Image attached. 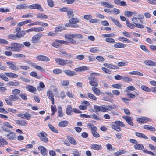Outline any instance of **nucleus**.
<instances>
[{
	"mask_svg": "<svg viewBox=\"0 0 156 156\" xmlns=\"http://www.w3.org/2000/svg\"><path fill=\"white\" fill-rule=\"evenodd\" d=\"M88 97L91 99H92L95 101L97 100V98L93 94L88 93H87Z\"/></svg>",
	"mask_w": 156,
	"mask_h": 156,
	"instance_id": "nucleus-43",
	"label": "nucleus"
},
{
	"mask_svg": "<svg viewBox=\"0 0 156 156\" xmlns=\"http://www.w3.org/2000/svg\"><path fill=\"white\" fill-rule=\"evenodd\" d=\"M11 45V51L18 52H20V49L24 47L23 44L18 43H12Z\"/></svg>",
	"mask_w": 156,
	"mask_h": 156,
	"instance_id": "nucleus-3",
	"label": "nucleus"
},
{
	"mask_svg": "<svg viewBox=\"0 0 156 156\" xmlns=\"http://www.w3.org/2000/svg\"><path fill=\"white\" fill-rule=\"evenodd\" d=\"M32 66L34 67L39 70L41 71L42 72L45 71V70L43 67L39 66L37 64H34L32 65Z\"/></svg>",
	"mask_w": 156,
	"mask_h": 156,
	"instance_id": "nucleus-37",
	"label": "nucleus"
},
{
	"mask_svg": "<svg viewBox=\"0 0 156 156\" xmlns=\"http://www.w3.org/2000/svg\"><path fill=\"white\" fill-rule=\"evenodd\" d=\"M73 12V10L71 9H70L67 11V15L69 18H72L73 17L74 14Z\"/></svg>",
	"mask_w": 156,
	"mask_h": 156,
	"instance_id": "nucleus-40",
	"label": "nucleus"
},
{
	"mask_svg": "<svg viewBox=\"0 0 156 156\" xmlns=\"http://www.w3.org/2000/svg\"><path fill=\"white\" fill-rule=\"evenodd\" d=\"M20 90L18 89H16L12 90V93L14 95L18 94L20 93Z\"/></svg>",
	"mask_w": 156,
	"mask_h": 156,
	"instance_id": "nucleus-56",
	"label": "nucleus"
},
{
	"mask_svg": "<svg viewBox=\"0 0 156 156\" xmlns=\"http://www.w3.org/2000/svg\"><path fill=\"white\" fill-rule=\"evenodd\" d=\"M9 67L13 70L17 71L19 70V68L15 65V64H13L11 66H9Z\"/></svg>",
	"mask_w": 156,
	"mask_h": 156,
	"instance_id": "nucleus-61",
	"label": "nucleus"
},
{
	"mask_svg": "<svg viewBox=\"0 0 156 156\" xmlns=\"http://www.w3.org/2000/svg\"><path fill=\"white\" fill-rule=\"evenodd\" d=\"M37 18L42 19H47L48 16L47 15H44L43 13H39L37 15Z\"/></svg>",
	"mask_w": 156,
	"mask_h": 156,
	"instance_id": "nucleus-49",
	"label": "nucleus"
},
{
	"mask_svg": "<svg viewBox=\"0 0 156 156\" xmlns=\"http://www.w3.org/2000/svg\"><path fill=\"white\" fill-rule=\"evenodd\" d=\"M99 51L98 48L96 47L91 48L90 50V52L92 53H97Z\"/></svg>",
	"mask_w": 156,
	"mask_h": 156,
	"instance_id": "nucleus-54",
	"label": "nucleus"
},
{
	"mask_svg": "<svg viewBox=\"0 0 156 156\" xmlns=\"http://www.w3.org/2000/svg\"><path fill=\"white\" fill-rule=\"evenodd\" d=\"M135 134L136 136L140 138H143L146 139H148V137L147 136H146L145 134L143 133L139 132H136Z\"/></svg>",
	"mask_w": 156,
	"mask_h": 156,
	"instance_id": "nucleus-26",
	"label": "nucleus"
},
{
	"mask_svg": "<svg viewBox=\"0 0 156 156\" xmlns=\"http://www.w3.org/2000/svg\"><path fill=\"white\" fill-rule=\"evenodd\" d=\"M115 123L117 124L118 126H119L124 127L125 126V125L122 122L120 121H116L115 122Z\"/></svg>",
	"mask_w": 156,
	"mask_h": 156,
	"instance_id": "nucleus-57",
	"label": "nucleus"
},
{
	"mask_svg": "<svg viewBox=\"0 0 156 156\" xmlns=\"http://www.w3.org/2000/svg\"><path fill=\"white\" fill-rule=\"evenodd\" d=\"M79 22V20L77 18H72L69 20V22L65 24V26L67 27L78 28L79 26L76 24Z\"/></svg>",
	"mask_w": 156,
	"mask_h": 156,
	"instance_id": "nucleus-2",
	"label": "nucleus"
},
{
	"mask_svg": "<svg viewBox=\"0 0 156 156\" xmlns=\"http://www.w3.org/2000/svg\"><path fill=\"white\" fill-rule=\"evenodd\" d=\"M55 41L57 43H59L62 44H64L65 45H68L69 43V42L62 40H56Z\"/></svg>",
	"mask_w": 156,
	"mask_h": 156,
	"instance_id": "nucleus-48",
	"label": "nucleus"
},
{
	"mask_svg": "<svg viewBox=\"0 0 156 156\" xmlns=\"http://www.w3.org/2000/svg\"><path fill=\"white\" fill-rule=\"evenodd\" d=\"M126 153V151L123 150H120L117 152L114 153V155L115 156H119L121 155L122 154H124Z\"/></svg>",
	"mask_w": 156,
	"mask_h": 156,
	"instance_id": "nucleus-36",
	"label": "nucleus"
},
{
	"mask_svg": "<svg viewBox=\"0 0 156 156\" xmlns=\"http://www.w3.org/2000/svg\"><path fill=\"white\" fill-rule=\"evenodd\" d=\"M28 8V6L26 4H20L17 6L16 9H25Z\"/></svg>",
	"mask_w": 156,
	"mask_h": 156,
	"instance_id": "nucleus-25",
	"label": "nucleus"
},
{
	"mask_svg": "<svg viewBox=\"0 0 156 156\" xmlns=\"http://www.w3.org/2000/svg\"><path fill=\"white\" fill-rule=\"evenodd\" d=\"M47 94L49 99L51 100L52 99L54 98L53 94L51 91L48 90L47 91Z\"/></svg>",
	"mask_w": 156,
	"mask_h": 156,
	"instance_id": "nucleus-42",
	"label": "nucleus"
},
{
	"mask_svg": "<svg viewBox=\"0 0 156 156\" xmlns=\"http://www.w3.org/2000/svg\"><path fill=\"white\" fill-rule=\"evenodd\" d=\"M72 108L71 105H69L67 106L66 109V114L69 115L72 114Z\"/></svg>",
	"mask_w": 156,
	"mask_h": 156,
	"instance_id": "nucleus-23",
	"label": "nucleus"
},
{
	"mask_svg": "<svg viewBox=\"0 0 156 156\" xmlns=\"http://www.w3.org/2000/svg\"><path fill=\"white\" fill-rule=\"evenodd\" d=\"M141 88L143 90L146 91H150V89L149 87L146 86L142 85L141 86Z\"/></svg>",
	"mask_w": 156,
	"mask_h": 156,
	"instance_id": "nucleus-63",
	"label": "nucleus"
},
{
	"mask_svg": "<svg viewBox=\"0 0 156 156\" xmlns=\"http://www.w3.org/2000/svg\"><path fill=\"white\" fill-rule=\"evenodd\" d=\"M56 62L58 64L61 66L65 65V59L59 58H55Z\"/></svg>",
	"mask_w": 156,
	"mask_h": 156,
	"instance_id": "nucleus-10",
	"label": "nucleus"
},
{
	"mask_svg": "<svg viewBox=\"0 0 156 156\" xmlns=\"http://www.w3.org/2000/svg\"><path fill=\"white\" fill-rule=\"evenodd\" d=\"M20 96L24 100H26L27 99V95L25 93H22L20 94Z\"/></svg>",
	"mask_w": 156,
	"mask_h": 156,
	"instance_id": "nucleus-55",
	"label": "nucleus"
},
{
	"mask_svg": "<svg viewBox=\"0 0 156 156\" xmlns=\"http://www.w3.org/2000/svg\"><path fill=\"white\" fill-rule=\"evenodd\" d=\"M10 133L7 135V137L9 139H13L16 137L15 133L13 132Z\"/></svg>",
	"mask_w": 156,
	"mask_h": 156,
	"instance_id": "nucleus-30",
	"label": "nucleus"
},
{
	"mask_svg": "<svg viewBox=\"0 0 156 156\" xmlns=\"http://www.w3.org/2000/svg\"><path fill=\"white\" fill-rule=\"evenodd\" d=\"M151 120V119L149 118L146 117H143L142 118H139L137 119V121L140 123H144L147 122H150Z\"/></svg>",
	"mask_w": 156,
	"mask_h": 156,
	"instance_id": "nucleus-9",
	"label": "nucleus"
},
{
	"mask_svg": "<svg viewBox=\"0 0 156 156\" xmlns=\"http://www.w3.org/2000/svg\"><path fill=\"white\" fill-rule=\"evenodd\" d=\"M132 20L133 23L135 24V27L139 28H143L144 27V25L137 23L140 20L137 17H133Z\"/></svg>",
	"mask_w": 156,
	"mask_h": 156,
	"instance_id": "nucleus-7",
	"label": "nucleus"
},
{
	"mask_svg": "<svg viewBox=\"0 0 156 156\" xmlns=\"http://www.w3.org/2000/svg\"><path fill=\"white\" fill-rule=\"evenodd\" d=\"M126 23L127 26L131 29H133L135 27V25L130 23L128 20L126 21Z\"/></svg>",
	"mask_w": 156,
	"mask_h": 156,
	"instance_id": "nucleus-47",
	"label": "nucleus"
},
{
	"mask_svg": "<svg viewBox=\"0 0 156 156\" xmlns=\"http://www.w3.org/2000/svg\"><path fill=\"white\" fill-rule=\"evenodd\" d=\"M105 40L107 42L110 43H114L115 42V40L112 38L110 37H107L106 38Z\"/></svg>",
	"mask_w": 156,
	"mask_h": 156,
	"instance_id": "nucleus-52",
	"label": "nucleus"
},
{
	"mask_svg": "<svg viewBox=\"0 0 156 156\" xmlns=\"http://www.w3.org/2000/svg\"><path fill=\"white\" fill-rule=\"evenodd\" d=\"M143 128L144 129L152 131H154L156 130V129L154 127L150 125H144V126Z\"/></svg>",
	"mask_w": 156,
	"mask_h": 156,
	"instance_id": "nucleus-32",
	"label": "nucleus"
},
{
	"mask_svg": "<svg viewBox=\"0 0 156 156\" xmlns=\"http://www.w3.org/2000/svg\"><path fill=\"white\" fill-rule=\"evenodd\" d=\"M48 127L53 132L57 133H58L57 130L51 124H49Z\"/></svg>",
	"mask_w": 156,
	"mask_h": 156,
	"instance_id": "nucleus-51",
	"label": "nucleus"
},
{
	"mask_svg": "<svg viewBox=\"0 0 156 156\" xmlns=\"http://www.w3.org/2000/svg\"><path fill=\"white\" fill-rule=\"evenodd\" d=\"M126 45L125 44L117 43L114 44V47L115 48H123L125 47Z\"/></svg>",
	"mask_w": 156,
	"mask_h": 156,
	"instance_id": "nucleus-21",
	"label": "nucleus"
},
{
	"mask_svg": "<svg viewBox=\"0 0 156 156\" xmlns=\"http://www.w3.org/2000/svg\"><path fill=\"white\" fill-rule=\"evenodd\" d=\"M42 36L43 34L41 33H37L35 34L32 37L31 42L34 44L38 43Z\"/></svg>",
	"mask_w": 156,
	"mask_h": 156,
	"instance_id": "nucleus-6",
	"label": "nucleus"
},
{
	"mask_svg": "<svg viewBox=\"0 0 156 156\" xmlns=\"http://www.w3.org/2000/svg\"><path fill=\"white\" fill-rule=\"evenodd\" d=\"M35 16V14L33 13H28L26 14L23 15L22 18H32L34 17Z\"/></svg>",
	"mask_w": 156,
	"mask_h": 156,
	"instance_id": "nucleus-19",
	"label": "nucleus"
},
{
	"mask_svg": "<svg viewBox=\"0 0 156 156\" xmlns=\"http://www.w3.org/2000/svg\"><path fill=\"white\" fill-rule=\"evenodd\" d=\"M7 37L8 38L10 39L15 40L16 39V34H9L7 36Z\"/></svg>",
	"mask_w": 156,
	"mask_h": 156,
	"instance_id": "nucleus-64",
	"label": "nucleus"
},
{
	"mask_svg": "<svg viewBox=\"0 0 156 156\" xmlns=\"http://www.w3.org/2000/svg\"><path fill=\"white\" fill-rule=\"evenodd\" d=\"M90 147L91 149L95 150H99L101 149L102 147L101 145L93 144L90 146Z\"/></svg>",
	"mask_w": 156,
	"mask_h": 156,
	"instance_id": "nucleus-18",
	"label": "nucleus"
},
{
	"mask_svg": "<svg viewBox=\"0 0 156 156\" xmlns=\"http://www.w3.org/2000/svg\"><path fill=\"white\" fill-rule=\"evenodd\" d=\"M66 39L69 40V42L74 44H77L76 41L73 39H82L83 38V36L79 34L68 33L64 36Z\"/></svg>",
	"mask_w": 156,
	"mask_h": 156,
	"instance_id": "nucleus-1",
	"label": "nucleus"
},
{
	"mask_svg": "<svg viewBox=\"0 0 156 156\" xmlns=\"http://www.w3.org/2000/svg\"><path fill=\"white\" fill-rule=\"evenodd\" d=\"M92 89L94 94L96 95L99 96L101 92L100 90L98 88L92 87Z\"/></svg>",
	"mask_w": 156,
	"mask_h": 156,
	"instance_id": "nucleus-35",
	"label": "nucleus"
},
{
	"mask_svg": "<svg viewBox=\"0 0 156 156\" xmlns=\"http://www.w3.org/2000/svg\"><path fill=\"white\" fill-rule=\"evenodd\" d=\"M8 85L10 86H17L19 85V83L15 81H10L8 83Z\"/></svg>",
	"mask_w": 156,
	"mask_h": 156,
	"instance_id": "nucleus-41",
	"label": "nucleus"
},
{
	"mask_svg": "<svg viewBox=\"0 0 156 156\" xmlns=\"http://www.w3.org/2000/svg\"><path fill=\"white\" fill-rule=\"evenodd\" d=\"M118 106L116 105H114L113 106L107 105L105 107L101 106L100 111L102 112H107L108 111H111L112 109H116Z\"/></svg>",
	"mask_w": 156,
	"mask_h": 156,
	"instance_id": "nucleus-4",
	"label": "nucleus"
},
{
	"mask_svg": "<svg viewBox=\"0 0 156 156\" xmlns=\"http://www.w3.org/2000/svg\"><path fill=\"white\" fill-rule=\"evenodd\" d=\"M26 88L29 91L32 93H34L36 90V88L32 86H27Z\"/></svg>",
	"mask_w": 156,
	"mask_h": 156,
	"instance_id": "nucleus-38",
	"label": "nucleus"
},
{
	"mask_svg": "<svg viewBox=\"0 0 156 156\" xmlns=\"http://www.w3.org/2000/svg\"><path fill=\"white\" fill-rule=\"evenodd\" d=\"M133 14V12L129 11H126L124 12V15L128 17H130Z\"/></svg>",
	"mask_w": 156,
	"mask_h": 156,
	"instance_id": "nucleus-59",
	"label": "nucleus"
},
{
	"mask_svg": "<svg viewBox=\"0 0 156 156\" xmlns=\"http://www.w3.org/2000/svg\"><path fill=\"white\" fill-rule=\"evenodd\" d=\"M5 74L8 77L12 78H16L18 77V75L12 73H5Z\"/></svg>",
	"mask_w": 156,
	"mask_h": 156,
	"instance_id": "nucleus-22",
	"label": "nucleus"
},
{
	"mask_svg": "<svg viewBox=\"0 0 156 156\" xmlns=\"http://www.w3.org/2000/svg\"><path fill=\"white\" fill-rule=\"evenodd\" d=\"M28 8L30 9H37L40 10L42 9L41 7L38 4H32L28 6Z\"/></svg>",
	"mask_w": 156,
	"mask_h": 156,
	"instance_id": "nucleus-12",
	"label": "nucleus"
},
{
	"mask_svg": "<svg viewBox=\"0 0 156 156\" xmlns=\"http://www.w3.org/2000/svg\"><path fill=\"white\" fill-rule=\"evenodd\" d=\"M134 148L135 149L141 150H143L144 148V146L142 144H137V143L134 145Z\"/></svg>",
	"mask_w": 156,
	"mask_h": 156,
	"instance_id": "nucleus-27",
	"label": "nucleus"
},
{
	"mask_svg": "<svg viewBox=\"0 0 156 156\" xmlns=\"http://www.w3.org/2000/svg\"><path fill=\"white\" fill-rule=\"evenodd\" d=\"M111 127L112 129L118 132H120L121 130V128L118 126L117 124H115V122L113 123L111 125Z\"/></svg>",
	"mask_w": 156,
	"mask_h": 156,
	"instance_id": "nucleus-16",
	"label": "nucleus"
},
{
	"mask_svg": "<svg viewBox=\"0 0 156 156\" xmlns=\"http://www.w3.org/2000/svg\"><path fill=\"white\" fill-rule=\"evenodd\" d=\"M47 134L44 132L41 131L37 134V136L39 137L41 140L45 143H47L48 140Z\"/></svg>",
	"mask_w": 156,
	"mask_h": 156,
	"instance_id": "nucleus-5",
	"label": "nucleus"
},
{
	"mask_svg": "<svg viewBox=\"0 0 156 156\" xmlns=\"http://www.w3.org/2000/svg\"><path fill=\"white\" fill-rule=\"evenodd\" d=\"M32 20H27L26 21H23L21 22H20L18 24L17 26H22L24 25H25L29 23H31V22Z\"/></svg>",
	"mask_w": 156,
	"mask_h": 156,
	"instance_id": "nucleus-28",
	"label": "nucleus"
},
{
	"mask_svg": "<svg viewBox=\"0 0 156 156\" xmlns=\"http://www.w3.org/2000/svg\"><path fill=\"white\" fill-rule=\"evenodd\" d=\"M101 5L107 8H113L114 7V5H113L107 2H103L101 3Z\"/></svg>",
	"mask_w": 156,
	"mask_h": 156,
	"instance_id": "nucleus-31",
	"label": "nucleus"
},
{
	"mask_svg": "<svg viewBox=\"0 0 156 156\" xmlns=\"http://www.w3.org/2000/svg\"><path fill=\"white\" fill-rule=\"evenodd\" d=\"M144 63L147 65L154 66L156 65V62L151 60H146L144 62Z\"/></svg>",
	"mask_w": 156,
	"mask_h": 156,
	"instance_id": "nucleus-24",
	"label": "nucleus"
},
{
	"mask_svg": "<svg viewBox=\"0 0 156 156\" xmlns=\"http://www.w3.org/2000/svg\"><path fill=\"white\" fill-rule=\"evenodd\" d=\"M69 123V122L67 121H61L58 124L60 127H65Z\"/></svg>",
	"mask_w": 156,
	"mask_h": 156,
	"instance_id": "nucleus-29",
	"label": "nucleus"
},
{
	"mask_svg": "<svg viewBox=\"0 0 156 156\" xmlns=\"http://www.w3.org/2000/svg\"><path fill=\"white\" fill-rule=\"evenodd\" d=\"M23 119L27 120H29L31 117V115L28 112H26L24 114Z\"/></svg>",
	"mask_w": 156,
	"mask_h": 156,
	"instance_id": "nucleus-50",
	"label": "nucleus"
},
{
	"mask_svg": "<svg viewBox=\"0 0 156 156\" xmlns=\"http://www.w3.org/2000/svg\"><path fill=\"white\" fill-rule=\"evenodd\" d=\"M123 118L126 120L127 123L131 126H133V124L132 122V120L131 117L127 116H123Z\"/></svg>",
	"mask_w": 156,
	"mask_h": 156,
	"instance_id": "nucleus-11",
	"label": "nucleus"
},
{
	"mask_svg": "<svg viewBox=\"0 0 156 156\" xmlns=\"http://www.w3.org/2000/svg\"><path fill=\"white\" fill-rule=\"evenodd\" d=\"M140 48L145 52L146 53H149V50L144 45H141L140 46Z\"/></svg>",
	"mask_w": 156,
	"mask_h": 156,
	"instance_id": "nucleus-62",
	"label": "nucleus"
},
{
	"mask_svg": "<svg viewBox=\"0 0 156 156\" xmlns=\"http://www.w3.org/2000/svg\"><path fill=\"white\" fill-rule=\"evenodd\" d=\"M88 79L90 80L89 81V83L91 86L94 87H97L98 86L97 82L94 80V78L89 77Z\"/></svg>",
	"mask_w": 156,
	"mask_h": 156,
	"instance_id": "nucleus-14",
	"label": "nucleus"
},
{
	"mask_svg": "<svg viewBox=\"0 0 156 156\" xmlns=\"http://www.w3.org/2000/svg\"><path fill=\"white\" fill-rule=\"evenodd\" d=\"M114 2L115 4L121 6H124L127 5L124 1H121L120 0H114Z\"/></svg>",
	"mask_w": 156,
	"mask_h": 156,
	"instance_id": "nucleus-20",
	"label": "nucleus"
},
{
	"mask_svg": "<svg viewBox=\"0 0 156 156\" xmlns=\"http://www.w3.org/2000/svg\"><path fill=\"white\" fill-rule=\"evenodd\" d=\"M63 72L66 74L68 76H73L76 75V73L75 72L70 70H64Z\"/></svg>",
	"mask_w": 156,
	"mask_h": 156,
	"instance_id": "nucleus-13",
	"label": "nucleus"
},
{
	"mask_svg": "<svg viewBox=\"0 0 156 156\" xmlns=\"http://www.w3.org/2000/svg\"><path fill=\"white\" fill-rule=\"evenodd\" d=\"M25 34V32L23 31L17 33L16 34L17 38H20L23 37Z\"/></svg>",
	"mask_w": 156,
	"mask_h": 156,
	"instance_id": "nucleus-33",
	"label": "nucleus"
},
{
	"mask_svg": "<svg viewBox=\"0 0 156 156\" xmlns=\"http://www.w3.org/2000/svg\"><path fill=\"white\" fill-rule=\"evenodd\" d=\"M15 122L19 125L24 126L27 125V123L26 121L24 120H16L15 121Z\"/></svg>",
	"mask_w": 156,
	"mask_h": 156,
	"instance_id": "nucleus-17",
	"label": "nucleus"
},
{
	"mask_svg": "<svg viewBox=\"0 0 156 156\" xmlns=\"http://www.w3.org/2000/svg\"><path fill=\"white\" fill-rule=\"evenodd\" d=\"M67 139L73 145L76 144V142L75 140L72 137L70 136H67Z\"/></svg>",
	"mask_w": 156,
	"mask_h": 156,
	"instance_id": "nucleus-39",
	"label": "nucleus"
},
{
	"mask_svg": "<svg viewBox=\"0 0 156 156\" xmlns=\"http://www.w3.org/2000/svg\"><path fill=\"white\" fill-rule=\"evenodd\" d=\"M87 126L91 129L92 131H95L97 130V128L94 125L88 123L87 124Z\"/></svg>",
	"mask_w": 156,
	"mask_h": 156,
	"instance_id": "nucleus-44",
	"label": "nucleus"
},
{
	"mask_svg": "<svg viewBox=\"0 0 156 156\" xmlns=\"http://www.w3.org/2000/svg\"><path fill=\"white\" fill-rule=\"evenodd\" d=\"M19 98V97L16 95H10L9 97V99L12 101H16L18 100Z\"/></svg>",
	"mask_w": 156,
	"mask_h": 156,
	"instance_id": "nucleus-45",
	"label": "nucleus"
},
{
	"mask_svg": "<svg viewBox=\"0 0 156 156\" xmlns=\"http://www.w3.org/2000/svg\"><path fill=\"white\" fill-rule=\"evenodd\" d=\"M84 18L87 20H90L92 18V16L91 14L86 15L84 16Z\"/></svg>",
	"mask_w": 156,
	"mask_h": 156,
	"instance_id": "nucleus-60",
	"label": "nucleus"
},
{
	"mask_svg": "<svg viewBox=\"0 0 156 156\" xmlns=\"http://www.w3.org/2000/svg\"><path fill=\"white\" fill-rule=\"evenodd\" d=\"M12 56L15 58H23L25 57L23 54H13Z\"/></svg>",
	"mask_w": 156,
	"mask_h": 156,
	"instance_id": "nucleus-53",
	"label": "nucleus"
},
{
	"mask_svg": "<svg viewBox=\"0 0 156 156\" xmlns=\"http://www.w3.org/2000/svg\"><path fill=\"white\" fill-rule=\"evenodd\" d=\"M62 108L61 106H59L58 108V116L62 117L63 116V114L62 112Z\"/></svg>",
	"mask_w": 156,
	"mask_h": 156,
	"instance_id": "nucleus-46",
	"label": "nucleus"
},
{
	"mask_svg": "<svg viewBox=\"0 0 156 156\" xmlns=\"http://www.w3.org/2000/svg\"><path fill=\"white\" fill-rule=\"evenodd\" d=\"M47 2L49 6L52 7L54 6V2L52 0H47Z\"/></svg>",
	"mask_w": 156,
	"mask_h": 156,
	"instance_id": "nucleus-58",
	"label": "nucleus"
},
{
	"mask_svg": "<svg viewBox=\"0 0 156 156\" xmlns=\"http://www.w3.org/2000/svg\"><path fill=\"white\" fill-rule=\"evenodd\" d=\"M118 40L119 41L123 42H127L128 43H129L131 42V41L129 40H128L126 38L122 37H119L118 38Z\"/></svg>",
	"mask_w": 156,
	"mask_h": 156,
	"instance_id": "nucleus-34",
	"label": "nucleus"
},
{
	"mask_svg": "<svg viewBox=\"0 0 156 156\" xmlns=\"http://www.w3.org/2000/svg\"><path fill=\"white\" fill-rule=\"evenodd\" d=\"M38 149L41 151L42 154L43 156H45L46 155L47 150L43 146H39L38 147Z\"/></svg>",
	"mask_w": 156,
	"mask_h": 156,
	"instance_id": "nucleus-15",
	"label": "nucleus"
},
{
	"mask_svg": "<svg viewBox=\"0 0 156 156\" xmlns=\"http://www.w3.org/2000/svg\"><path fill=\"white\" fill-rule=\"evenodd\" d=\"M36 58L38 60L41 61L49 62L50 60L49 57L43 55H37L36 56Z\"/></svg>",
	"mask_w": 156,
	"mask_h": 156,
	"instance_id": "nucleus-8",
	"label": "nucleus"
}]
</instances>
